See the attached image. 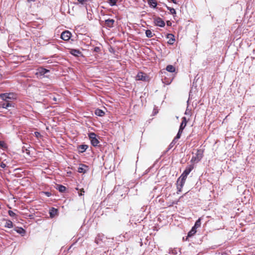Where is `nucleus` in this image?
Returning <instances> with one entry per match:
<instances>
[{"label":"nucleus","instance_id":"f257e3e1","mask_svg":"<svg viewBox=\"0 0 255 255\" xmlns=\"http://www.w3.org/2000/svg\"><path fill=\"white\" fill-rule=\"evenodd\" d=\"M193 168L194 167L192 165L187 167L183 173L178 179L177 181V188L178 189L177 193H178V192L181 191V189L185 183L187 175L190 173Z\"/></svg>","mask_w":255,"mask_h":255},{"label":"nucleus","instance_id":"f03ea898","mask_svg":"<svg viewBox=\"0 0 255 255\" xmlns=\"http://www.w3.org/2000/svg\"><path fill=\"white\" fill-rule=\"evenodd\" d=\"M0 97L5 102H11L10 100L15 99L14 95L11 93L0 94Z\"/></svg>","mask_w":255,"mask_h":255},{"label":"nucleus","instance_id":"7ed1b4c3","mask_svg":"<svg viewBox=\"0 0 255 255\" xmlns=\"http://www.w3.org/2000/svg\"><path fill=\"white\" fill-rule=\"evenodd\" d=\"M88 136L90 139L91 140V144L94 146H97L99 142L98 139L96 138V134L94 132H91L89 133Z\"/></svg>","mask_w":255,"mask_h":255},{"label":"nucleus","instance_id":"20e7f679","mask_svg":"<svg viewBox=\"0 0 255 255\" xmlns=\"http://www.w3.org/2000/svg\"><path fill=\"white\" fill-rule=\"evenodd\" d=\"M71 37V33L69 31L66 30L63 32L61 34V38L65 40H68Z\"/></svg>","mask_w":255,"mask_h":255},{"label":"nucleus","instance_id":"39448f33","mask_svg":"<svg viewBox=\"0 0 255 255\" xmlns=\"http://www.w3.org/2000/svg\"><path fill=\"white\" fill-rule=\"evenodd\" d=\"M154 23L156 26L164 27L165 26L164 21L160 17H155L154 20Z\"/></svg>","mask_w":255,"mask_h":255},{"label":"nucleus","instance_id":"423d86ee","mask_svg":"<svg viewBox=\"0 0 255 255\" xmlns=\"http://www.w3.org/2000/svg\"><path fill=\"white\" fill-rule=\"evenodd\" d=\"M148 77L146 74L142 72H139L136 76V80L146 81Z\"/></svg>","mask_w":255,"mask_h":255},{"label":"nucleus","instance_id":"0eeeda50","mask_svg":"<svg viewBox=\"0 0 255 255\" xmlns=\"http://www.w3.org/2000/svg\"><path fill=\"white\" fill-rule=\"evenodd\" d=\"M49 70H47L46 69H44V68H43L42 67H40L38 69H37V72L36 73V75L37 76H43L46 73L49 72Z\"/></svg>","mask_w":255,"mask_h":255},{"label":"nucleus","instance_id":"6e6552de","mask_svg":"<svg viewBox=\"0 0 255 255\" xmlns=\"http://www.w3.org/2000/svg\"><path fill=\"white\" fill-rule=\"evenodd\" d=\"M88 169V167L85 164H81L78 168V172L81 173H85Z\"/></svg>","mask_w":255,"mask_h":255},{"label":"nucleus","instance_id":"1a4fd4ad","mask_svg":"<svg viewBox=\"0 0 255 255\" xmlns=\"http://www.w3.org/2000/svg\"><path fill=\"white\" fill-rule=\"evenodd\" d=\"M115 21L113 19H107L105 20V25L108 27H113Z\"/></svg>","mask_w":255,"mask_h":255},{"label":"nucleus","instance_id":"9d476101","mask_svg":"<svg viewBox=\"0 0 255 255\" xmlns=\"http://www.w3.org/2000/svg\"><path fill=\"white\" fill-rule=\"evenodd\" d=\"M0 106L5 109H7L8 107H14L11 102H5V101L3 103H0Z\"/></svg>","mask_w":255,"mask_h":255},{"label":"nucleus","instance_id":"9b49d317","mask_svg":"<svg viewBox=\"0 0 255 255\" xmlns=\"http://www.w3.org/2000/svg\"><path fill=\"white\" fill-rule=\"evenodd\" d=\"M198 153L195 156H193L192 158V161L194 162H198L202 157V153H200L199 151H198Z\"/></svg>","mask_w":255,"mask_h":255},{"label":"nucleus","instance_id":"f8f14e48","mask_svg":"<svg viewBox=\"0 0 255 255\" xmlns=\"http://www.w3.org/2000/svg\"><path fill=\"white\" fill-rule=\"evenodd\" d=\"M182 120V121L180 125L179 129L183 130L186 126L187 121L186 117H183Z\"/></svg>","mask_w":255,"mask_h":255},{"label":"nucleus","instance_id":"ddd939ff","mask_svg":"<svg viewBox=\"0 0 255 255\" xmlns=\"http://www.w3.org/2000/svg\"><path fill=\"white\" fill-rule=\"evenodd\" d=\"M167 38L169 39L168 43L169 44H172L175 41L174 36L172 34H168L167 35Z\"/></svg>","mask_w":255,"mask_h":255},{"label":"nucleus","instance_id":"4468645a","mask_svg":"<svg viewBox=\"0 0 255 255\" xmlns=\"http://www.w3.org/2000/svg\"><path fill=\"white\" fill-rule=\"evenodd\" d=\"M70 53L75 56H79L81 54V52L79 50L76 49H71Z\"/></svg>","mask_w":255,"mask_h":255},{"label":"nucleus","instance_id":"2eb2a0df","mask_svg":"<svg viewBox=\"0 0 255 255\" xmlns=\"http://www.w3.org/2000/svg\"><path fill=\"white\" fill-rule=\"evenodd\" d=\"M50 216L51 218H53L57 214V210L55 208H52L50 211Z\"/></svg>","mask_w":255,"mask_h":255},{"label":"nucleus","instance_id":"dca6fc26","mask_svg":"<svg viewBox=\"0 0 255 255\" xmlns=\"http://www.w3.org/2000/svg\"><path fill=\"white\" fill-rule=\"evenodd\" d=\"M166 69L169 72H174L175 71V68L171 65L167 66Z\"/></svg>","mask_w":255,"mask_h":255},{"label":"nucleus","instance_id":"f3484780","mask_svg":"<svg viewBox=\"0 0 255 255\" xmlns=\"http://www.w3.org/2000/svg\"><path fill=\"white\" fill-rule=\"evenodd\" d=\"M95 114L98 116L102 117L104 115L105 113L101 110L97 109L95 111Z\"/></svg>","mask_w":255,"mask_h":255},{"label":"nucleus","instance_id":"a211bd4d","mask_svg":"<svg viewBox=\"0 0 255 255\" xmlns=\"http://www.w3.org/2000/svg\"><path fill=\"white\" fill-rule=\"evenodd\" d=\"M148 3L151 6H152L153 7H155L157 5L156 0H149Z\"/></svg>","mask_w":255,"mask_h":255},{"label":"nucleus","instance_id":"6ab92c4d","mask_svg":"<svg viewBox=\"0 0 255 255\" xmlns=\"http://www.w3.org/2000/svg\"><path fill=\"white\" fill-rule=\"evenodd\" d=\"M196 229L194 227H192L191 231L188 234V237H191L193 236L196 233Z\"/></svg>","mask_w":255,"mask_h":255},{"label":"nucleus","instance_id":"aec40b11","mask_svg":"<svg viewBox=\"0 0 255 255\" xmlns=\"http://www.w3.org/2000/svg\"><path fill=\"white\" fill-rule=\"evenodd\" d=\"M145 34H146V36L148 38H151V37H153V36L154 35L153 34V33L152 32V31L149 29H147L145 31Z\"/></svg>","mask_w":255,"mask_h":255},{"label":"nucleus","instance_id":"412c9836","mask_svg":"<svg viewBox=\"0 0 255 255\" xmlns=\"http://www.w3.org/2000/svg\"><path fill=\"white\" fill-rule=\"evenodd\" d=\"M13 226V224L11 221L8 220L6 221L4 225L5 227L8 228H11Z\"/></svg>","mask_w":255,"mask_h":255},{"label":"nucleus","instance_id":"4be33fe9","mask_svg":"<svg viewBox=\"0 0 255 255\" xmlns=\"http://www.w3.org/2000/svg\"><path fill=\"white\" fill-rule=\"evenodd\" d=\"M57 189L60 192H63L66 190V187L64 186L61 185H58Z\"/></svg>","mask_w":255,"mask_h":255},{"label":"nucleus","instance_id":"5701e85b","mask_svg":"<svg viewBox=\"0 0 255 255\" xmlns=\"http://www.w3.org/2000/svg\"><path fill=\"white\" fill-rule=\"evenodd\" d=\"M200 226H201V219L199 218L196 221L193 227L195 228V229H197V228L200 227Z\"/></svg>","mask_w":255,"mask_h":255},{"label":"nucleus","instance_id":"b1692460","mask_svg":"<svg viewBox=\"0 0 255 255\" xmlns=\"http://www.w3.org/2000/svg\"><path fill=\"white\" fill-rule=\"evenodd\" d=\"M87 148L88 146L87 145H81L79 146V149L81 152H84Z\"/></svg>","mask_w":255,"mask_h":255},{"label":"nucleus","instance_id":"393cba45","mask_svg":"<svg viewBox=\"0 0 255 255\" xmlns=\"http://www.w3.org/2000/svg\"><path fill=\"white\" fill-rule=\"evenodd\" d=\"M182 132L183 130L179 129L176 136L174 137V139H175L176 140H177L179 138H180Z\"/></svg>","mask_w":255,"mask_h":255},{"label":"nucleus","instance_id":"a878e982","mask_svg":"<svg viewBox=\"0 0 255 255\" xmlns=\"http://www.w3.org/2000/svg\"><path fill=\"white\" fill-rule=\"evenodd\" d=\"M117 0H109V3L111 6H114L116 5Z\"/></svg>","mask_w":255,"mask_h":255},{"label":"nucleus","instance_id":"bb28decb","mask_svg":"<svg viewBox=\"0 0 255 255\" xmlns=\"http://www.w3.org/2000/svg\"><path fill=\"white\" fill-rule=\"evenodd\" d=\"M167 8L169 10L171 14H176V11L174 8L168 6H167Z\"/></svg>","mask_w":255,"mask_h":255},{"label":"nucleus","instance_id":"cd10ccee","mask_svg":"<svg viewBox=\"0 0 255 255\" xmlns=\"http://www.w3.org/2000/svg\"><path fill=\"white\" fill-rule=\"evenodd\" d=\"M8 215L11 217H14L15 215V214L11 210L8 211Z\"/></svg>","mask_w":255,"mask_h":255},{"label":"nucleus","instance_id":"c85d7f7f","mask_svg":"<svg viewBox=\"0 0 255 255\" xmlns=\"http://www.w3.org/2000/svg\"><path fill=\"white\" fill-rule=\"evenodd\" d=\"M176 141L175 139H174L171 142V143L170 144V147H172L176 143Z\"/></svg>","mask_w":255,"mask_h":255},{"label":"nucleus","instance_id":"c756f323","mask_svg":"<svg viewBox=\"0 0 255 255\" xmlns=\"http://www.w3.org/2000/svg\"><path fill=\"white\" fill-rule=\"evenodd\" d=\"M34 134H35V136L37 137V138H38L40 136H41L40 133L39 132H37V131H35L34 132Z\"/></svg>","mask_w":255,"mask_h":255},{"label":"nucleus","instance_id":"7c9ffc66","mask_svg":"<svg viewBox=\"0 0 255 255\" xmlns=\"http://www.w3.org/2000/svg\"><path fill=\"white\" fill-rule=\"evenodd\" d=\"M81 4H84L87 0H77Z\"/></svg>","mask_w":255,"mask_h":255},{"label":"nucleus","instance_id":"2f4dec72","mask_svg":"<svg viewBox=\"0 0 255 255\" xmlns=\"http://www.w3.org/2000/svg\"><path fill=\"white\" fill-rule=\"evenodd\" d=\"M0 167L4 168L6 167V165L3 162H1L0 164Z\"/></svg>","mask_w":255,"mask_h":255},{"label":"nucleus","instance_id":"473e14b6","mask_svg":"<svg viewBox=\"0 0 255 255\" xmlns=\"http://www.w3.org/2000/svg\"><path fill=\"white\" fill-rule=\"evenodd\" d=\"M22 232H24V230L23 229H22V228H20L18 231H17V232H18L19 233H22Z\"/></svg>","mask_w":255,"mask_h":255},{"label":"nucleus","instance_id":"72a5a7b5","mask_svg":"<svg viewBox=\"0 0 255 255\" xmlns=\"http://www.w3.org/2000/svg\"><path fill=\"white\" fill-rule=\"evenodd\" d=\"M4 144V143L2 141H0V146L3 147Z\"/></svg>","mask_w":255,"mask_h":255},{"label":"nucleus","instance_id":"f704fd0d","mask_svg":"<svg viewBox=\"0 0 255 255\" xmlns=\"http://www.w3.org/2000/svg\"><path fill=\"white\" fill-rule=\"evenodd\" d=\"M99 50H100V48L98 47H95L94 49V51L96 52H98Z\"/></svg>","mask_w":255,"mask_h":255},{"label":"nucleus","instance_id":"c9c22d12","mask_svg":"<svg viewBox=\"0 0 255 255\" xmlns=\"http://www.w3.org/2000/svg\"><path fill=\"white\" fill-rule=\"evenodd\" d=\"M186 115H189L190 114V112H188V110H187L185 112V113Z\"/></svg>","mask_w":255,"mask_h":255},{"label":"nucleus","instance_id":"e433bc0d","mask_svg":"<svg viewBox=\"0 0 255 255\" xmlns=\"http://www.w3.org/2000/svg\"><path fill=\"white\" fill-rule=\"evenodd\" d=\"M80 192L84 193V192H85V191H84V189H83V188L81 189L80 190Z\"/></svg>","mask_w":255,"mask_h":255},{"label":"nucleus","instance_id":"4c0bfd02","mask_svg":"<svg viewBox=\"0 0 255 255\" xmlns=\"http://www.w3.org/2000/svg\"><path fill=\"white\" fill-rule=\"evenodd\" d=\"M46 194L48 196H49L50 195V193L49 192H46Z\"/></svg>","mask_w":255,"mask_h":255},{"label":"nucleus","instance_id":"58836bf2","mask_svg":"<svg viewBox=\"0 0 255 255\" xmlns=\"http://www.w3.org/2000/svg\"><path fill=\"white\" fill-rule=\"evenodd\" d=\"M79 196L82 195V192H81L80 193H79Z\"/></svg>","mask_w":255,"mask_h":255},{"label":"nucleus","instance_id":"ea45409f","mask_svg":"<svg viewBox=\"0 0 255 255\" xmlns=\"http://www.w3.org/2000/svg\"><path fill=\"white\" fill-rule=\"evenodd\" d=\"M28 1H34V0H27Z\"/></svg>","mask_w":255,"mask_h":255}]
</instances>
